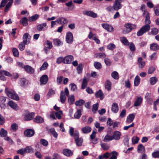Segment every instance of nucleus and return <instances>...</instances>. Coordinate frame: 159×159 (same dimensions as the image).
Here are the masks:
<instances>
[{
	"instance_id": "nucleus-1",
	"label": "nucleus",
	"mask_w": 159,
	"mask_h": 159,
	"mask_svg": "<svg viewBox=\"0 0 159 159\" xmlns=\"http://www.w3.org/2000/svg\"><path fill=\"white\" fill-rule=\"evenodd\" d=\"M69 95V92L68 88L66 87L64 89V91H61V92L60 95V100L61 102L64 104L65 103L66 100V96H67Z\"/></svg>"
},
{
	"instance_id": "nucleus-31",
	"label": "nucleus",
	"mask_w": 159,
	"mask_h": 159,
	"mask_svg": "<svg viewBox=\"0 0 159 159\" xmlns=\"http://www.w3.org/2000/svg\"><path fill=\"white\" fill-rule=\"evenodd\" d=\"M69 87L71 91L76 92L77 91V88L76 85L74 83H71L69 84Z\"/></svg>"
},
{
	"instance_id": "nucleus-15",
	"label": "nucleus",
	"mask_w": 159,
	"mask_h": 159,
	"mask_svg": "<svg viewBox=\"0 0 159 159\" xmlns=\"http://www.w3.org/2000/svg\"><path fill=\"white\" fill-rule=\"evenodd\" d=\"M20 85L23 88H25L28 84V81L24 78H20Z\"/></svg>"
},
{
	"instance_id": "nucleus-50",
	"label": "nucleus",
	"mask_w": 159,
	"mask_h": 159,
	"mask_svg": "<svg viewBox=\"0 0 159 159\" xmlns=\"http://www.w3.org/2000/svg\"><path fill=\"white\" fill-rule=\"evenodd\" d=\"M53 43L56 45L59 46L60 45L62 44V43L60 39H54L53 40Z\"/></svg>"
},
{
	"instance_id": "nucleus-59",
	"label": "nucleus",
	"mask_w": 159,
	"mask_h": 159,
	"mask_svg": "<svg viewBox=\"0 0 159 159\" xmlns=\"http://www.w3.org/2000/svg\"><path fill=\"white\" fill-rule=\"evenodd\" d=\"M63 77L62 76H60L57 78V82L58 84H62Z\"/></svg>"
},
{
	"instance_id": "nucleus-18",
	"label": "nucleus",
	"mask_w": 159,
	"mask_h": 159,
	"mask_svg": "<svg viewBox=\"0 0 159 159\" xmlns=\"http://www.w3.org/2000/svg\"><path fill=\"white\" fill-rule=\"evenodd\" d=\"M25 70L28 73L32 74L34 72V69L31 66L28 65L25 66L24 67Z\"/></svg>"
},
{
	"instance_id": "nucleus-25",
	"label": "nucleus",
	"mask_w": 159,
	"mask_h": 159,
	"mask_svg": "<svg viewBox=\"0 0 159 159\" xmlns=\"http://www.w3.org/2000/svg\"><path fill=\"white\" fill-rule=\"evenodd\" d=\"M121 42L125 46H129L130 44L128 40L125 37H122L120 38Z\"/></svg>"
},
{
	"instance_id": "nucleus-63",
	"label": "nucleus",
	"mask_w": 159,
	"mask_h": 159,
	"mask_svg": "<svg viewBox=\"0 0 159 159\" xmlns=\"http://www.w3.org/2000/svg\"><path fill=\"white\" fill-rule=\"evenodd\" d=\"M12 52L13 55L15 57H17L19 55V52L17 49L16 48H13L12 49Z\"/></svg>"
},
{
	"instance_id": "nucleus-24",
	"label": "nucleus",
	"mask_w": 159,
	"mask_h": 159,
	"mask_svg": "<svg viewBox=\"0 0 159 159\" xmlns=\"http://www.w3.org/2000/svg\"><path fill=\"white\" fill-rule=\"evenodd\" d=\"M143 101V98L141 97H139L135 100L134 106V107H137L139 106L142 103Z\"/></svg>"
},
{
	"instance_id": "nucleus-6",
	"label": "nucleus",
	"mask_w": 159,
	"mask_h": 159,
	"mask_svg": "<svg viewBox=\"0 0 159 159\" xmlns=\"http://www.w3.org/2000/svg\"><path fill=\"white\" fill-rule=\"evenodd\" d=\"M35 132L34 129H26L24 132V134L25 136L27 137H31L34 135Z\"/></svg>"
},
{
	"instance_id": "nucleus-46",
	"label": "nucleus",
	"mask_w": 159,
	"mask_h": 159,
	"mask_svg": "<svg viewBox=\"0 0 159 159\" xmlns=\"http://www.w3.org/2000/svg\"><path fill=\"white\" fill-rule=\"evenodd\" d=\"M45 45L46 47L48 48L49 49H51L53 47L52 42L48 40L46 41Z\"/></svg>"
},
{
	"instance_id": "nucleus-17",
	"label": "nucleus",
	"mask_w": 159,
	"mask_h": 159,
	"mask_svg": "<svg viewBox=\"0 0 159 159\" xmlns=\"http://www.w3.org/2000/svg\"><path fill=\"white\" fill-rule=\"evenodd\" d=\"M150 49L153 51L159 50V45L156 43H153L150 44Z\"/></svg>"
},
{
	"instance_id": "nucleus-2",
	"label": "nucleus",
	"mask_w": 159,
	"mask_h": 159,
	"mask_svg": "<svg viewBox=\"0 0 159 159\" xmlns=\"http://www.w3.org/2000/svg\"><path fill=\"white\" fill-rule=\"evenodd\" d=\"M5 92L7 96L11 98L16 100H19V97L14 91H10L7 88L5 89Z\"/></svg>"
},
{
	"instance_id": "nucleus-32",
	"label": "nucleus",
	"mask_w": 159,
	"mask_h": 159,
	"mask_svg": "<svg viewBox=\"0 0 159 159\" xmlns=\"http://www.w3.org/2000/svg\"><path fill=\"white\" fill-rule=\"evenodd\" d=\"M39 15L37 14H35L29 18V20L30 22L34 21L36 20L39 17Z\"/></svg>"
},
{
	"instance_id": "nucleus-62",
	"label": "nucleus",
	"mask_w": 159,
	"mask_h": 159,
	"mask_svg": "<svg viewBox=\"0 0 159 159\" xmlns=\"http://www.w3.org/2000/svg\"><path fill=\"white\" fill-rule=\"evenodd\" d=\"M25 43L23 42L20 43L19 45V47L20 50L22 51L24 50L25 48Z\"/></svg>"
},
{
	"instance_id": "nucleus-9",
	"label": "nucleus",
	"mask_w": 159,
	"mask_h": 159,
	"mask_svg": "<svg viewBox=\"0 0 159 159\" xmlns=\"http://www.w3.org/2000/svg\"><path fill=\"white\" fill-rule=\"evenodd\" d=\"M112 6L113 10L116 11H118L121 9L122 7V4L116 0H115Z\"/></svg>"
},
{
	"instance_id": "nucleus-4",
	"label": "nucleus",
	"mask_w": 159,
	"mask_h": 159,
	"mask_svg": "<svg viewBox=\"0 0 159 159\" xmlns=\"http://www.w3.org/2000/svg\"><path fill=\"white\" fill-rule=\"evenodd\" d=\"M35 115V113L34 112H29L27 111L24 116V120L26 121L32 120L34 119Z\"/></svg>"
},
{
	"instance_id": "nucleus-37",
	"label": "nucleus",
	"mask_w": 159,
	"mask_h": 159,
	"mask_svg": "<svg viewBox=\"0 0 159 159\" xmlns=\"http://www.w3.org/2000/svg\"><path fill=\"white\" fill-rule=\"evenodd\" d=\"M137 151L139 152L141 151L145 152V147L143 144H139L138 147Z\"/></svg>"
},
{
	"instance_id": "nucleus-3",
	"label": "nucleus",
	"mask_w": 159,
	"mask_h": 159,
	"mask_svg": "<svg viewBox=\"0 0 159 159\" xmlns=\"http://www.w3.org/2000/svg\"><path fill=\"white\" fill-rule=\"evenodd\" d=\"M150 28L149 25H146L143 26L137 32V36H140L144 34L149 31Z\"/></svg>"
},
{
	"instance_id": "nucleus-55",
	"label": "nucleus",
	"mask_w": 159,
	"mask_h": 159,
	"mask_svg": "<svg viewBox=\"0 0 159 159\" xmlns=\"http://www.w3.org/2000/svg\"><path fill=\"white\" fill-rule=\"evenodd\" d=\"M156 69L154 66H152L150 67L148 71V74H152L154 73Z\"/></svg>"
},
{
	"instance_id": "nucleus-20",
	"label": "nucleus",
	"mask_w": 159,
	"mask_h": 159,
	"mask_svg": "<svg viewBox=\"0 0 159 159\" xmlns=\"http://www.w3.org/2000/svg\"><path fill=\"white\" fill-rule=\"evenodd\" d=\"M62 152L67 157H70L73 155V153L71 151L67 148L63 149Z\"/></svg>"
},
{
	"instance_id": "nucleus-11",
	"label": "nucleus",
	"mask_w": 159,
	"mask_h": 159,
	"mask_svg": "<svg viewBox=\"0 0 159 159\" xmlns=\"http://www.w3.org/2000/svg\"><path fill=\"white\" fill-rule=\"evenodd\" d=\"M121 135V132L119 131L116 130L114 132L112 136L113 139L118 140L120 139Z\"/></svg>"
},
{
	"instance_id": "nucleus-48",
	"label": "nucleus",
	"mask_w": 159,
	"mask_h": 159,
	"mask_svg": "<svg viewBox=\"0 0 159 159\" xmlns=\"http://www.w3.org/2000/svg\"><path fill=\"white\" fill-rule=\"evenodd\" d=\"M116 47L115 44L113 43H110L107 46V48L111 50H113Z\"/></svg>"
},
{
	"instance_id": "nucleus-33",
	"label": "nucleus",
	"mask_w": 159,
	"mask_h": 159,
	"mask_svg": "<svg viewBox=\"0 0 159 159\" xmlns=\"http://www.w3.org/2000/svg\"><path fill=\"white\" fill-rule=\"evenodd\" d=\"M25 153H31L33 152V149L30 146H27L24 148Z\"/></svg>"
},
{
	"instance_id": "nucleus-23",
	"label": "nucleus",
	"mask_w": 159,
	"mask_h": 159,
	"mask_svg": "<svg viewBox=\"0 0 159 159\" xmlns=\"http://www.w3.org/2000/svg\"><path fill=\"white\" fill-rule=\"evenodd\" d=\"M149 82L151 85H155L158 81L157 77L156 76L152 77L149 79Z\"/></svg>"
},
{
	"instance_id": "nucleus-13",
	"label": "nucleus",
	"mask_w": 159,
	"mask_h": 159,
	"mask_svg": "<svg viewBox=\"0 0 159 159\" xmlns=\"http://www.w3.org/2000/svg\"><path fill=\"white\" fill-rule=\"evenodd\" d=\"M102 26L105 29L110 32L112 31L114 28L111 25L107 23H102L101 24Z\"/></svg>"
},
{
	"instance_id": "nucleus-19",
	"label": "nucleus",
	"mask_w": 159,
	"mask_h": 159,
	"mask_svg": "<svg viewBox=\"0 0 159 159\" xmlns=\"http://www.w3.org/2000/svg\"><path fill=\"white\" fill-rule=\"evenodd\" d=\"M7 104L12 109L17 110L18 109L17 105L12 101H9Z\"/></svg>"
},
{
	"instance_id": "nucleus-42",
	"label": "nucleus",
	"mask_w": 159,
	"mask_h": 159,
	"mask_svg": "<svg viewBox=\"0 0 159 159\" xmlns=\"http://www.w3.org/2000/svg\"><path fill=\"white\" fill-rule=\"evenodd\" d=\"M48 66V63L46 62H45L43 63L42 66L40 67V70L42 71L46 69Z\"/></svg>"
},
{
	"instance_id": "nucleus-51",
	"label": "nucleus",
	"mask_w": 159,
	"mask_h": 159,
	"mask_svg": "<svg viewBox=\"0 0 159 159\" xmlns=\"http://www.w3.org/2000/svg\"><path fill=\"white\" fill-rule=\"evenodd\" d=\"M40 143L43 146L45 147L47 146L48 144V141L44 139H41L40 140Z\"/></svg>"
},
{
	"instance_id": "nucleus-28",
	"label": "nucleus",
	"mask_w": 159,
	"mask_h": 159,
	"mask_svg": "<svg viewBox=\"0 0 159 159\" xmlns=\"http://www.w3.org/2000/svg\"><path fill=\"white\" fill-rule=\"evenodd\" d=\"M140 78L138 76H136L134 79V84L135 86H138L140 84Z\"/></svg>"
},
{
	"instance_id": "nucleus-41",
	"label": "nucleus",
	"mask_w": 159,
	"mask_h": 159,
	"mask_svg": "<svg viewBox=\"0 0 159 159\" xmlns=\"http://www.w3.org/2000/svg\"><path fill=\"white\" fill-rule=\"evenodd\" d=\"M150 17L149 16V13H148L147 15L146 16L145 19V23L146 25H149L151 23L150 20Z\"/></svg>"
},
{
	"instance_id": "nucleus-22",
	"label": "nucleus",
	"mask_w": 159,
	"mask_h": 159,
	"mask_svg": "<svg viewBox=\"0 0 159 159\" xmlns=\"http://www.w3.org/2000/svg\"><path fill=\"white\" fill-rule=\"evenodd\" d=\"M95 96L97 98H100V100H102L104 98V94L101 90H99L95 93Z\"/></svg>"
},
{
	"instance_id": "nucleus-21",
	"label": "nucleus",
	"mask_w": 159,
	"mask_h": 159,
	"mask_svg": "<svg viewBox=\"0 0 159 159\" xmlns=\"http://www.w3.org/2000/svg\"><path fill=\"white\" fill-rule=\"evenodd\" d=\"M135 115L133 114H129L127 117L126 122L130 123L132 122L135 118Z\"/></svg>"
},
{
	"instance_id": "nucleus-10",
	"label": "nucleus",
	"mask_w": 159,
	"mask_h": 159,
	"mask_svg": "<svg viewBox=\"0 0 159 159\" xmlns=\"http://www.w3.org/2000/svg\"><path fill=\"white\" fill-rule=\"evenodd\" d=\"M74 60L73 56L71 55H69L66 56L64 57V64H70L71 63L72 61Z\"/></svg>"
},
{
	"instance_id": "nucleus-36",
	"label": "nucleus",
	"mask_w": 159,
	"mask_h": 159,
	"mask_svg": "<svg viewBox=\"0 0 159 159\" xmlns=\"http://www.w3.org/2000/svg\"><path fill=\"white\" fill-rule=\"evenodd\" d=\"M93 65L95 68L97 70H99L102 68V65L101 63L95 61L93 63Z\"/></svg>"
},
{
	"instance_id": "nucleus-8",
	"label": "nucleus",
	"mask_w": 159,
	"mask_h": 159,
	"mask_svg": "<svg viewBox=\"0 0 159 159\" xmlns=\"http://www.w3.org/2000/svg\"><path fill=\"white\" fill-rule=\"evenodd\" d=\"M48 28L46 23H44L38 25L37 27V30L39 31H45Z\"/></svg>"
},
{
	"instance_id": "nucleus-35",
	"label": "nucleus",
	"mask_w": 159,
	"mask_h": 159,
	"mask_svg": "<svg viewBox=\"0 0 159 159\" xmlns=\"http://www.w3.org/2000/svg\"><path fill=\"white\" fill-rule=\"evenodd\" d=\"M85 103L84 100L83 99H80L76 101L75 103V105L77 106L80 107L83 105Z\"/></svg>"
},
{
	"instance_id": "nucleus-64",
	"label": "nucleus",
	"mask_w": 159,
	"mask_h": 159,
	"mask_svg": "<svg viewBox=\"0 0 159 159\" xmlns=\"http://www.w3.org/2000/svg\"><path fill=\"white\" fill-rule=\"evenodd\" d=\"M104 61L105 64L107 66H110L111 65V62L110 60L107 57L105 58Z\"/></svg>"
},
{
	"instance_id": "nucleus-60",
	"label": "nucleus",
	"mask_w": 159,
	"mask_h": 159,
	"mask_svg": "<svg viewBox=\"0 0 159 159\" xmlns=\"http://www.w3.org/2000/svg\"><path fill=\"white\" fill-rule=\"evenodd\" d=\"M62 114V111H59V112H56L55 113L56 117L58 119H60L61 118V115Z\"/></svg>"
},
{
	"instance_id": "nucleus-56",
	"label": "nucleus",
	"mask_w": 159,
	"mask_h": 159,
	"mask_svg": "<svg viewBox=\"0 0 159 159\" xmlns=\"http://www.w3.org/2000/svg\"><path fill=\"white\" fill-rule=\"evenodd\" d=\"M0 72L2 73V75H4L6 76H11V74L9 72L5 70H1Z\"/></svg>"
},
{
	"instance_id": "nucleus-47",
	"label": "nucleus",
	"mask_w": 159,
	"mask_h": 159,
	"mask_svg": "<svg viewBox=\"0 0 159 159\" xmlns=\"http://www.w3.org/2000/svg\"><path fill=\"white\" fill-rule=\"evenodd\" d=\"M82 132L84 134H87L89 132V127L85 126L81 129Z\"/></svg>"
},
{
	"instance_id": "nucleus-43",
	"label": "nucleus",
	"mask_w": 159,
	"mask_h": 159,
	"mask_svg": "<svg viewBox=\"0 0 159 159\" xmlns=\"http://www.w3.org/2000/svg\"><path fill=\"white\" fill-rule=\"evenodd\" d=\"M113 139L112 136H111L107 134L105 136L103 139V141L105 142H107L108 141H111Z\"/></svg>"
},
{
	"instance_id": "nucleus-26",
	"label": "nucleus",
	"mask_w": 159,
	"mask_h": 159,
	"mask_svg": "<svg viewBox=\"0 0 159 159\" xmlns=\"http://www.w3.org/2000/svg\"><path fill=\"white\" fill-rule=\"evenodd\" d=\"M111 83L109 80H107L105 83V87L108 91H110L111 89Z\"/></svg>"
},
{
	"instance_id": "nucleus-16",
	"label": "nucleus",
	"mask_w": 159,
	"mask_h": 159,
	"mask_svg": "<svg viewBox=\"0 0 159 159\" xmlns=\"http://www.w3.org/2000/svg\"><path fill=\"white\" fill-rule=\"evenodd\" d=\"M111 111L115 113H117L119 111V107L118 104L116 103H113L111 108Z\"/></svg>"
},
{
	"instance_id": "nucleus-61",
	"label": "nucleus",
	"mask_w": 159,
	"mask_h": 159,
	"mask_svg": "<svg viewBox=\"0 0 159 159\" xmlns=\"http://www.w3.org/2000/svg\"><path fill=\"white\" fill-rule=\"evenodd\" d=\"M152 157L154 158H157L159 157V151H157L152 152Z\"/></svg>"
},
{
	"instance_id": "nucleus-57",
	"label": "nucleus",
	"mask_w": 159,
	"mask_h": 159,
	"mask_svg": "<svg viewBox=\"0 0 159 159\" xmlns=\"http://www.w3.org/2000/svg\"><path fill=\"white\" fill-rule=\"evenodd\" d=\"M158 30L156 28H153L151 29V33L153 35H156L157 34Z\"/></svg>"
},
{
	"instance_id": "nucleus-14",
	"label": "nucleus",
	"mask_w": 159,
	"mask_h": 159,
	"mask_svg": "<svg viewBox=\"0 0 159 159\" xmlns=\"http://www.w3.org/2000/svg\"><path fill=\"white\" fill-rule=\"evenodd\" d=\"M33 121L36 123L41 124L44 122V119L41 116H37L34 119Z\"/></svg>"
},
{
	"instance_id": "nucleus-58",
	"label": "nucleus",
	"mask_w": 159,
	"mask_h": 159,
	"mask_svg": "<svg viewBox=\"0 0 159 159\" xmlns=\"http://www.w3.org/2000/svg\"><path fill=\"white\" fill-rule=\"evenodd\" d=\"M77 70L78 74H80L82 72V64H80L76 68Z\"/></svg>"
},
{
	"instance_id": "nucleus-5",
	"label": "nucleus",
	"mask_w": 159,
	"mask_h": 159,
	"mask_svg": "<svg viewBox=\"0 0 159 159\" xmlns=\"http://www.w3.org/2000/svg\"><path fill=\"white\" fill-rule=\"evenodd\" d=\"M66 41L67 43L71 44L73 41V37L72 33L70 32L67 33L66 37Z\"/></svg>"
},
{
	"instance_id": "nucleus-30",
	"label": "nucleus",
	"mask_w": 159,
	"mask_h": 159,
	"mask_svg": "<svg viewBox=\"0 0 159 159\" xmlns=\"http://www.w3.org/2000/svg\"><path fill=\"white\" fill-rule=\"evenodd\" d=\"M68 102L70 105H72L74 103L75 98L74 96L73 95H71L68 98Z\"/></svg>"
},
{
	"instance_id": "nucleus-52",
	"label": "nucleus",
	"mask_w": 159,
	"mask_h": 159,
	"mask_svg": "<svg viewBox=\"0 0 159 159\" xmlns=\"http://www.w3.org/2000/svg\"><path fill=\"white\" fill-rule=\"evenodd\" d=\"M64 57H60L57 58L56 60V62L58 64H60L61 63H64Z\"/></svg>"
},
{
	"instance_id": "nucleus-27",
	"label": "nucleus",
	"mask_w": 159,
	"mask_h": 159,
	"mask_svg": "<svg viewBox=\"0 0 159 159\" xmlns=\"http://www.w3.org/2000/svg\"><path fill=\"white\" fill-rule=\"evenodd\" d=\"M125 26L127 29L125 30L126 33H128L131 32L133 29L132 24L129 23H126L125 25Z\"/></svg>"
},
{
	"instance_id": "nucleus-40",
	"label": "nucleus",
	"mask_w": 159,
	"mask_h": 159,
	"mask_svg": "<svg viewBox=\"0 0 159 159\" xmlns=\"http://www.w3.org/2000/svg\"><path fill=\"white\" fill-rule=\"evenodd\" d=\"M13 1H9L7 4L6 5L4 8V11L5 12H7L9 9V8L11 6Z\"/></svg>"
},
{
	"instance_id": "nucleus-44",
	"label": "nucleus",
	"mask_w": 159,
	"mask_h": 159,
	"mask_svg": "<svg viewBox=\"0 0 159 159\" xmlns=\"http://www.w3.org/2000/svg\"><path fill=\"white\" fill-rule=\"evenodd\" d=\"M11 129L13 131L16 132L18 129V126L16 123H13L11 125Z\"/></svg>"
},
{
	"instance_id": "nucleus-45",
	"label": "nucleus",
	"mask_w": 159,
	"mask_h": 159,
	"mask_svg": "<svg viewBox=\"0 0 159 159\" xmlns=\"http://www.w3.org/2000/svg\"><path fill=\"white\" fill-rule=\"evenodd\" d=\"M7 131L3 128H2L0 132V136L2 137H6L7 135Z\"/></svg>"
},
{
	"instance_id": "nucleus-29",
	"label": "nucleus",
	"mask_w": 159,
	"mask_h": 159,
	"mask_svg": "<svg viewBox=\"0 0 159 159\" xmlns=\"http://www.w3.org/2000/svg\"><path fill=\"white\" fill-rule=\"evenodd\" d=\"M20 24H22L24 26H26L28 25V19L26 17H24L22 18L20 21Z\"/></svg>"
},
{
	"instance_id": "nucleus-54",
	"label": "nucleus",
	"mask_w": 159,
	"mask_h": 159,
	"mask_svg": "<svg viewBox=\"0 0 159 159\" xmlns=\"http://www.w3.org/2000/svg\"><path fill=\"white\" fill-rule=\"evenodd\" d=\"M98 103H97L96 104L93 105L92 110L93 113H96L98 109Z\"/></svg>"
},
{
	"instance_id": "nucleus-34",
	"label": "nucleus",
	"mask_w": 159,
	"mask_h": 159,
	"mask_svg": "<svg viewBox=\"0 0 159 159\" xmlns=\"http://www.w3.org/2000/svg\"><path fill=\"white\" fill-rule=\"evenodd\" d=\"M118 154L116 151H113L111 152L110 156L111 157L109 158L110 159H117V157Z\"/></svg>"
},
{
	"instance_id": "nucleus-49",
	"label": "nucleus",
	"mask_w": 159,
	"mask_h": 159,
	"mask_svg": "<svg viewBox=\"0 0 159 159\" xmlns=\"http://www.w3.org/2000/svg\"><path fill=\"white\" fill-rule=\"evenodd\" d=\"M111 75L112 77L115 80H118L119 78L118 73L116 71L113 72L111 73Z\"/></svg>"
},
{
	"instance_id": "nucleus-7",
	"label": "nucleus",
	"mask_w": 159,
	"mask_h": 159,
	"mask_svg": "<svg viewBox=\"0 0 159 159\" xmlns=\"http://www.w3.org/2000/svg\"><path fill=\"white\" fill-rule=\"evenodd\" d=\"M31 36L27 33H25L23 36V42L25 44H28L30 43V39Z\"/></svg>"
},
{
	"instance_id": "nucleus-12",
	"label": "nucleus",
	"mask_w": 159,
	"mask_h": 159,
	"mask_svg": "<svg viewBox=\"0 0 159 159\" xmlns=\"http://www.w3.org/2000/svg\"><path fill=\"white\" fill-rule=\"evenodd\" d=\"M48 80V78L47 75H42L40 78V84H46Z\"/></svg>"
},
{
	"instance_id": "nucleus-39",
	"label": "nucleus",
	"mask_w": 159,
	"mask_h": 159,
	"mask_svg": "<svg viewBox=\"0 0 159 159\" xmlns=\"http://www.w3.org/2000/svg\"><path fill=\"white\" fill-rule=\"evenodd\" d=\"M75 141L77 146H80L82 145L83 142V140L82 138L76 139Z\"/></svg>"
},
{
	"instance_id": "nucleus-53",
	"label": "nucleus",
	"mask_w": 159,
	"mask_h": 159,
	"mask_svg": "<svg viewBox=\"0 0 159 159\" xmlns=\"http://www.w3.org/2000/svg\"><path fill=\"white\" fill-rule=\"evenodd\" d=\"M81 115V111L80 110H77V112L75 114L74 116L75 118L79 119Z\"/></svg>"
},
{
	"instance_id": "nucleus-38",
	"label": "nucleus",
	"mask_w": 159,
	"mask_h": 159,
	"mask_svg": "<svg viewBox=\"0 0 159 159\" xmlns=\"http://www.w3.org/2000/svg\"><path fill=\"white\" fill-rule=\"evenodd\" d=\"M88 84V81L86 78H84L83 80L81 85V89H85Z\"/></svg>"
}]
</instances>
